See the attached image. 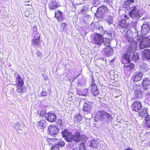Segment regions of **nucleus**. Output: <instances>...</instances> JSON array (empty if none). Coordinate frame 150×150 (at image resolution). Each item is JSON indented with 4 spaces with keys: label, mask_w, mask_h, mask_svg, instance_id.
Instances as JSON below:
<instances>
[{
    "label": "nucleus",
    "mask_w": 150,
    "mask_h": 150,
    "mask_svg": "<svg viewBox=\"0 0 150 150\" xmlns=\"http://www.w3.org/2000/svg\"><path fill=\"white\" fill-rule=\"evenodd\" d=\"M140 37L137 36L135 38L134 40L136 41L134 43H132L131 47H129L128 51L125 52L122 55L123 59L122 60V63L126 64L130 62V59H132L135 60L138 59L139 58L138 54L136 53H134L136 50L137 46V43L140 42Z\"/></svg>",
    "instance_id": "f257e3e1"
},
{
    "label": "nucleus",
    "mask_w": 150,
    "mask_h": 150,
    "mask_svg": "<svg viewBox=\"0 0 150 150\" xmlns=\"http://www.w3.org/2000/svg\"><path fill=\"white\" fill-rule=\"evenodd\" d=\"M62 134L65 139L69 142L74 141L75 142H79L80 140L85 142L88 139L87 137L85 135L80 136L79 132H76L74 135H72L71 132L65 129L62 132Z\"/></svg>",
    "instance_id": "f03ea898"
},
{
    "label": "nucleus",
    "mask_w": 150,
    "mask_h": 150,
    "mask_svg": "<svg viewBox=\"0 0 150 150\" xmlns=\"http://www.w3.org/2000/svg\"><path fill=\"white\" fill-rule=\"evenodd\" d=\"M132 10L129 13V16L133 19H138L140 16L139 13V10L137 8V6H135L132 7Z\"/></svg>",
    "instance_id": "7ed1b4c3"
},
{
    "label": "nucleus",
    "mask_w": 150,
    "mask_h": 150,
    "mask_svg": "<svg viewBox=\"0 0 150 150\" xmlns=\"http://www.w3.org/2000/svg\"><path fill=\"white\" fill-rule=\"evenodd\" d=\"M47 140L49 142L50 144H52L53 142H56L55 144H54V146L58 147L59 148V146H63L65 145L64 142L62 140L60 139L59 140L56 139H50L47 138Z\"/></svg>",
    "instance_id": "20e7f679"
},
{
    "label": "nucleus",
    "mask_w": 150,
    "mask_h": 150,
    "mask_svg": "<svg viewBox=\"0 0 150 150\" xmlns=\"http://www.w3.org/2000/svg\"><path fill=\"white\" fill-rule=\"evenodd\" d=\"M126 33L125 34V36L126 40H127L128 41V42H129L133 41V42H131L130 45H131L132 43H135L136 41L134 40V39L135 38H136L137 36H139V37H141L140 39V41L142 38V36L137 35L136 37L134 39H133V32L132 31L130 30H129L126 31ZM129 47H131V45H129Z\"/></svg>",
    "instance_id": "39448f33"
},
{
    "label": "nucleus",
    "mask_w": 150,
    "mask_h": 150,
    "mask_svg": "<svg viewBox=\"0 0 150 150\" xmlns=\"http://www.w3.org/2000/svg\"><path fill=\"white\" fill-rule=\"evenodd\" d=\"M141 49L148 47L150 46V39L148 38H144L142 39L139 44Z\"/></svg>",
    "instance_id": "423d86ee"
},
{
    "label": "nucleus",
    "mask_w": 150,
    "mask_h": 150,
    "mask_svg": "<svg viewBox=\"0 0 150 150\" xmlns=\"http://www.w3.org/2000/svg\"><path fill=\"white\" fill-rule=\"evenodd\" d=\"M107 10V7L105 6L100 7L98 8L95 15L97 17L102 18L103 15L105 13Z\"/></svg>",
    "instance_id": "0eeeda50"
},
{
    "label": "nucleus",
    "mask_w": 150,
    "mask_h": 150,
    "mask_svg": "<svg viewBox=\"0 0 150 150\" xmlns=\"http://www.w3.org/2000/svg\"><path fill=\"white\" fill-rule=\"evenodd\" d=\"M93 39L95 43L97 45H101L103 42V37L100 34H96L94 35Z\"/></svg>",
    "instance_id": "6e6552de"
},
{
    "label": "nucleus",
    "mask_w": 150,
    "mask_h": 150,
    "mask_svg": "<svg viewBox=\"0 0 150 150\" xmlns=\"http://www.w3.org/2000/svg\"><path fill=\"white\" fill-rule=\"evenodd\" d=\"M117 24L118 28L121 29L125 28L127 29L129 28L128 24L126 23L125 20H120L117 22Z\"/></svg>",
    "instance_id": "1a4fd4ad"
},
{
    "label": "nucleus",
    "mask_w": 150,
    "mask_h": 150,
    "mask_svg": "<svg viewBox=\"0 0 150 150\" xmlns=\"http://www.w3.org/2000/svg\"><path fill=\"white\" fill-rule=\"evenodd\" d=\"M45 117L48 121L50 122H54L56 119V116L53 113H46Z\"/></svg>",
    "instance_id": "9d476101"
},
{
    "label": "nucleus",
    "mask_w": 150,
    "mask_h": 150,
    "mask_svg": "<svg viewBox=\"0 0 150 150\" xmlns=\"http://www.w3.org/2000/svg\"><path fill=\"white\" fill-rule=\"evenodd\" d=\"M149 27L148 23L146 22H144L142 26L141 32L142 35H146L149 32Z\"/></svg>",
    "instance_id": "9b49d317"
},
{
    "label": "nucleus",
    "mask_w": 150,
    "mask_h": 150,
    "mask_svg": "<svg viewBox=\"0 0 150 150\" xmlns=\"http://www.w3.org/2000/svg\"><path fill=\"white\" fill-rule=\"evenodd\" d=\"M14 76L16 78V83L17 86L19 87H21L24 83L23 80L21 77L20 75L16 73H14Z\"/></svg>",
    "instance_id": "f8f14e48"
},
{
    "label": "nucleus",
    "mask_w": 150,
    "mask_h": 150,
    "mask_svg": "<svg viewBox=\"0 0 150 150\" xmlns=\"http://www.w3.org/2000/svg\"><path fill=\"white\" fill-rule=\"evenodd\" d=\"M48 129L51 135L56 134L59 132L58 129L55 126L50 125L48 127Z\"/></svg>",
    "instance_id": "ddd939ff"
},
{
    "label": "nucleus",
    "mask_w": 150,
    "mask_h": 150,
    "mask_svg": "<svg viewBox=\"0 0 150 150\" xmlns=\"http://www.w3.org/2000/svg\"><path fill=\"white\" fill-rule=\"evenodd\" d=\"M143 74L141 72L137 71L135 72L133 75L134 81L137 82L140 80L143 76Z\"/></svg>",
    "instance_id": "4468645a"
},
{
    "label": "nucleus",
    "mask_w": 150,
    "mask_h": 150,
    "mask_svg": "<svg viewBox=\"0 0 150 150\" xmlns=\"http://www.w3.org/2000/svg\"><path fill=\"white\" fill-rule=\"evenodd\" d=\"M143 86L144 89L150 88V79L147 78H145L142 82Z\"/></svg>",
    "instance_id": "2eb2a0df"
},
{
    "label": "nucleus",
    "mask_w": 150,
    "mask_h": 150,
    "mask_svg": "<svg viewBox=\"0 0 150 150\" xmlns=\"http://www.w3.org/2000/svg\"><path fill=\"white\" fill-rule=\"evenodd\" d=\"M132 109L135 111L137 112L142 108L141 104L140 102L138 101L134 102L132 105Z\"/></svg>",
    "instance_id": "dca6fc26"
},
{
    "label": "nucleus",
    "mask_w": 150,
    "mask_h": 150,
    "mask_svg": "<svg viewBox=\"0 0 150 150\" xmlns=\"http://www.w3.org/2000/svg\"><path fill=\"white\" fill-rule=\"evenodd\" d=\"M104 51L106 55L107 56L111 55L113 52L110 46H106L105 47L104 49Z\"/></svg>",
    "instance_id": "f3484780"
},
{
    "label": "nucleus",
    "mask_w": 150,
    "mask_h": 150,
    "mask_svg": "<svg viewBox=\"0 0 150 150\" xmlns=\"http://www.w3.org/2000/svg\"><path fill=\"white\" fill-rule=\"evenodd\" d=\"M33 31L32 33V36L33 38H40V34L38 33L37 31V28L36 26H34L33 28Z\"/></svg>",
    "instance_id": "a211bd4d"
},
{
    "label": "nucleus",
    "mask_w": 150,
    "mask_h": 150,
    "mask_svg": "<svg viewBox=\"0 0 150 150\" xmlns=\"http://www.w3.org/2000/svg\"><path fill=\"white\" fill-rule=\"evenodd\" d=\"M55 17L59 21H61L62 20V12L59 10L55 12Z\"/></svg>",
    "instance_id": "6ab92c4d"
},
{
    "label": "nucleus",
    "mask_w": 150,
    "mask_h": 150,
    "mask_svg": "<svg viewBox=\"0 0 150 150\" xmlns=\"http://www.w3.org/2000/svg\"><path fill=\"white\" fill-rule=\"evenodd\" d=\"M91 108V103L88 102H87L84 103L83 107V110L85 111H88L90 110Z\"/></svg>",
    "instance_id": "aec40b11"
},
{
    "label": "nucleus",
    "mask_w": 150,
    "mask_h": 150,
    "mask_svg": "<svg viewBox=\"0 0 150 150\" xmlns=\"http://www.w3.org/2000/svg\"><path fill=\"white\" fill-rule=\"evenodd\" d=\"M23 125L19 122L15 123L14 125V127L16 130L19 133L21 132Z\"/></svg>",
    "instance_id": "412c9836"
},
{
    "label": "nucleus",
    "mask_w": 150,
    "mask_h": 150,
    "mask_svg": "<svg viewBox=\"0 0 150 150\" xmlns=\"http://www.w3.org/2000/svg\"><path fill=\"white\" fill-rule=\"evenodd\" d=\"M91 91L92 93H94V94H98V93L97 87L95 83H93V82H92V85L91 86Z\"/></svg>",
    "instance_id": "4be33fe9"
},
{
    "label": "nucleus",
    "mask_w": 150,
    "mask_h": 150,
    "mask_svg": "<svg viewBox=\"0 0 150 150\" xmlns=\"http://www.w3.org/2000/svg\"><path fill=\"white\" fill-rule=\"evenodd\" d=\"M139 115L142 118L144 117V119L149 116L148 115L146 110L144 109H142L139 113Z\"/></svg>",
    "instance_id": "5701e85b"
},
{
    "label": "nucleus",
    "mask_w": 150,
    "mask_h": 150,
    "mask_svg": "<svg viewBox=\"0 0 150 150\" xmlns=\"http://www.w3.org/2000/svg\"><path fill=\"white\" fill-rule=\"evenodd\" d=\"M134 2V0H125L123 7L125 8H128L129 6Z\"/></svg>",
    "instance_id": "b1692460"
},
{
    "label": "nucleus",
    "mask_w": 150,
    "mask_h": 150,
    "mask_svg": "<svg viewBox=\"0 0 150 150\" xmlns=\"http://www.w3.org/2000/svg\"><path fill=\"white\" fill-rule=\"evenodd\" d=\"M143 56L147 59H150V50L148 49L144 50L143 52Z\"/></svg>",
    "instance_id": "393cba45"
},
{
    "label": "nucleus",
    "mask_w": 150,
    "mask_h": 150,
    "mask_svg": "<svg viewBox=\"0 0 150 150\" xmlns=\"http://www.w3.org/2000/svg\"><path fill=\"white\" fill-rule=\"evenodd\" d=\"M40 38H32V45L34 46L39 45H40Z\"/></svg>",
    "instance_id": "a878e982"
},
{
    "label": "nucleus",
    "mask_w": 150,
    "mask_h": 150,
    "mask_svg": "<svg viewBox=\"0 0 150 150\" xmlns=\"http://www.w3.org/2000/svg\"><path fill=\"white\" fill-rule=\"evenodd\" d=\"M140 87L139 86L136 85H135L134 86L133 89H132L133 92L135 94H139L140 92H141V90H140Z\"/></svg>",
    "instance_id": "bb28decb"
},
{
    "label": "nucleus",
    "mask_w": 150,
    "mask_h": 150,
    "mask_svg": "<svg viewBox=\"0 0 150 150\" xmlns=\"http://www.w3.org/2000/svg\"><path fill=\"white\" fill-rule=\"evenodd\" d=\"M144 125L145 126L150 127V116L144 119Z\"/></svg>",
    "instance_id": "cd10ccee"
},
{
    "label": "nucleus",
    "mask_w": 150,
    "mask_h": 150,
    "mask_svg": "<svg viewBox=\"0 0 150 150\" xmlns=\"http://www.w3.org/2000/svg\"><path fill=\"white\" fill-rule=\"evenodd\" d=\"M82 117L80 114L75 115L74 117V120L76 122H79L82 119Z\"/></svg>",
    "instance_id": "c85d7f7f"
},
{
    "label": "nucleus",
    "mask_w": 150,
    "mask_h": 150,
    "mask_svg": "<svg viewBox=\"0 0 150 150\" xmlns=\"http://www.w3.org/2000/svg\"><path fill=\"white\" fill-rule=\"evenodd\" d=\"M58 6V4L56 2H53L51 4H50L49 5V8L51 9H54L57 8Z\"/></svg>",
    "instance_id": "c756f323"
},
{
    "label": "nucleus",
    "mask_w": 150,
    "mask_h": 150,
    "mask_svg": "<svg viewBox=\"0 0 150 150\" xmlns=\"http://www.w3.org/2000/svg\"><path fill=\"white\" fill-rule=\"evenodd\" d=\"M104 19L107 23V24L109 25H110L112 22V18L110 16H108L105 18Z\"/></svg>",
    "instance_id": "7c9ffc66"
},
{
    "label": "nucleus",
    "mask_w": 150,
    "mask_h": 150,
    "mask_svg": "<svg viewBox=\"0 0 150 150\" xmlns=\"http://www.w3.org/2000/svg\"><path fill=\"white\" fill-rule=\"evenodd\" d=\"M100 114H101L100 115L101 118L102 117L103 118L105 117H109L110 116L109 114H108L105 112H98L97 115H100Z\"/></svg>",
    "instance_id": "2f4dec72"
},
{
    "label": "nucleus",
    "mask_w": 150,
    "mask_h": 150,
    "mask_svg": "<svg viewBox=\"0 0 150 150\" xmlns=\"http://www.w3.org/2000/svg\"><path fill=\"white\" fill-rule=\"evenodd\" d=\"M98 146V142L95 139L91 140L90 144V146L96 148Z\"/></svg>",
    "instance_id": "473e14b6"
},
{
    "label": "nucleus",
    "mask_w": 150,
    "mask_h": 150,
    "mask_svg": "<svg viewBox=\"0 0 150 150\" xmlns=\"http://www.w3.org/2000/svg\"><path fill=\"white\" fill-rule=\"evenodd\" d=\"M87 12V8L86 7H83L78 13V14L80 15H84Z\"/></svg>",
    "instance_id": "72a5a7b5"
},
{
    "label": "nucleus",
    "mask_w": 150,
    "mask_h": 150,
    "mask_svg": "<svg viewBox=\"0 0 150 150\" xmlns=\"http://www.w3.org/2000/svg\"><path fill=\"white\" fill-rule=\"evenodd\" d=\"M110 42V40L109 38H103V44L104 45H106V46H110L109 44Z\"/></svg>",
    "instance_id": "f704fd0d"
},
{
    "label": "nucleus",
    "mask_w": 150,
    "mask_h": 150,
    "mask_svg": "<svg viewBox=\"0 0 150 150\" xmlns=\"http://www.w3.org/2000/svg\"><path fill=\"white\" fill-rule=\"evenodd\" d=\"M129 16V13L128 15L123 13L122 15V18L123 20H125L126 21L127 20L129 19V17H130Z\"/></svg>",
    "instance_id": "c9c22d12"
},
{
    "label": "nucleus",
    "mask_w": 150,
    "mask_h": 150,
    "mask_svg": "<svg viewBox=\"0 0 150 150\" xmlns=\"http://www.w3.org/2000/svg\"><path fill=\"white\" fill-rule=\"evenodd\" d=\"M39 126L42 127H45L46 126V121L45 120H42L38 122Z\"/></svg>",
    "instance_id": "e433bc0d"
},
{
    "label": "nucleus",
    "mask_w": 150,
    "mask_h": 150,
    "mask_svg": "<svg viewBox=\"0 0 150 150\" xmlns=\"http://www.w3.org/2000/svg\"><path fill=\"white\" fill-rule=\"evenodd\" d=\"M85 144L83 143H81L79 144L78 150H85Z\"/></svg>",
    "instance_id": "4c0bfd02"
},
{
    "label": "nucleus",
    "mask_w": 150,
    "mask_h": 150,
    "mask_svg": "<svg viewBox=\"0 0 150 150\" xmlns=\"http://www.w3.org/2000/svg\"><path fill=\"white\" fill-rule=\"evenodd\" d=\"M134 67V64L131 63L130 64L125 66V67L127 68V69L130 70V69L133 68Z\"/></svg>",
    "instance_id": "58836bf2"
},
{
    "label": "nucleus",
    "mask_w": 150,
    "mask_h": 150,
    "mask_svg": "<svg viewBox=\"0 0 150 150\" xmlns=\"http://www.w3.org/2000/svg\"><path fill=\"white\" fill-rule=\"evenodd\" d=\"M36 53L38 57L41 58V56L42 54V53L39 50H37L36 52Z\"/></svg>",
    "instance_id": "ea45409f"
},
{
    "label": "nucleus",
    "mask_w": 150,
    "mask_h": 150,
    "mask_svg": "<svg viewBox=\"0 0 150 150\" xmlns=\"http://www.w3.org/2000/svg\"><path fill=\"white\" fill-rule=\"evenodd\" d=\"M50 150H59V149L58 147L56 146L55 145H53Z\"/></svg>",
    "instance_id": "a19ab883"
},
{
    "label": "nucleus",
    "mask_w": 150,
    "mask_h": 150,
    "mask_svg": "<svg viewBox=\"0 0 150 150\" xmlns=\"http://www.w3.org/2000/svg\"><path fill=\"white\" fill-rule=\"evenodd\" d=\"M84 18L85 19L88 18L87 20H88V21H89L91 18L90 16L89 15L85 16Z\"/></svg>",
    "instance_id": "79ce46f5"
},
{
    "label": "nucleus",
    "mask_w": 150,
    "mask_h": 150,
    "mask_svg": "<svg viewBox=\"0 0 150 150\" xmlns=\"http://www.w3.org/2000/svg\"><path fill=\"white\" fill-rule=\"evenodd\" d=\"M17 91L18 93H23V90L21 88H18L17 89Z\"/></svg>",
    "instance_id": "37998d69"
},
{
    "label": "nucleus",
    "mask_w": 150,
    "mask_h": 150,
    "mask_svg": "<svg viewBox=\"0 0 150 150\" xmlns=\"http://www.w3.org/2000/svg\"><path fill=\"white\" fill-rule=\"evenodd\" d=\"M93 2L96 4H99L98 0H93Z\"/></svg>",
    "instance_id": "c03bdc74"
},
{
    "label": "nucleus",
    "mask_w": 150,
    "mask_h": 150,
    "mask_svg": "<svg viewBox=\"0 0 150 150\" xmlns=\"http://www.w3.org/2000/svg\"><path fill=\"white\" fill-rule=\"evenodd\" d=\"M150 97V95L149 94H146V98L148 99V98Z\"/></svg>",
    "instance_id": "a18cd8bd"
},
{
    "label": "nucleus",
    "mask_w": 150,
    "mask_h": 150,
    "mask_svg": "<svg viewBox=\"0 0 150 150\" xmlns=\"http://www.w3.org/2000/svg\"><path fill=\"white\" fill-rule=\"evenodd\" d=\"M44 114L43 112L42 111H41L40 112V116H42Z\"/></svg>",
    "instance_id": "49530a36"
},
{
    "label": "nucleus",
    "mask_w": 150,
    "mask_h": 150,
    "mask_svg": "<svg viewBox=\"0 0 150 150\" xmlns=\"http://www.w3.org/2000/svg\"><path fill=\"white\" fill-rule=\"evenodd\" d=\"M61 25L62 26H63L64 27H65L66 25L64 23H62Z\"/></svg>",
    "instance_id": "de8ad7c7"
},
{
    "label": "nucleus",
    "mask_w": 150,
    "mask_h": 150,
    "mask_svg": "<svg viewBox=\"0 0 150 150\" xmlns=\"http://www.w3.org/2000/svg\"><path fill=\"white\" fill-rule=\"evenodd\" d=\"M124 150H133L132 149H125Z\"/></svg>",
    "instance_id": "09e8293b"
},
{
    "label": "nucleus",
    "mask_w": 150,
    "mask_h": 150,
    "mask_svg": "<svg viewBox=\"0 0 150 150\" xmlns=\"http://www.w3.org/2000/svg\"><path fill=\"white\" fill-rule=\"evenodd\" d=\"M94 96H96V94H94Z\"/></svg>",
    "instance_id": "8fccbe9b"
},
{
    "label": "nucleus",
    "mask_w": 150,
    "mask_h": 150,
    "mask_svg": "<svg viewBox=\"0 0 150 150\" xmlns=\"http://www.w3.org/2000/svg\"><path fill=\"white\" fill-rule=\"evenodd\" d=\"M45 96V95H42V96Z\"/></svg>",
    "instance_id": "3c124183"
},
{
    "label": "nucleus",
    "mask_w": 150,
    "mask_h": 150,
    "mask_svg": "<svg viewBox=\"0 0 150 150\" xmlns=\"http://www.w3.org/2000/svg\"><path fill=\"white\" fill-rule=\"evenodd\" d=\"M84 96H85L86 94H83Z\"/></svg>",
    "instance_id": "603ef678"
}]
</instances>
